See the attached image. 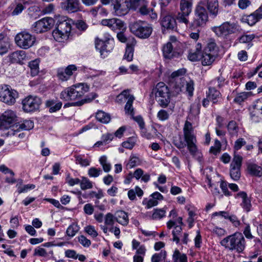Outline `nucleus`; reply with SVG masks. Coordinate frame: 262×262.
<instances>
[{
	"label": "nucleus",
	"instance_id": "1",
	"mask_svg": "<svg viewBox=\"0 0 262 262\" xmlns=\"http://www.w3.org/2000/svg\"><path fill=\"white\" fill-rule=\"evenodd\" d=\"M183 133L185 141L180 138L179 140H174L173 144L179 149L184 148L187 146L190 155L193 157L197 156L200 152L196 145V137L192 123L187 120L183 127Z\"/></svg>",
	"mask_w": 262,
	"mask_h": 262
},
{
	"label": "nucleus",
	"instance_id": "2",
	"mask_svg": "<svg viewBox=\"0 0 262 262\" xmlns=\"http://www.w3.org/2000/svg\"><path fill=\"white\" fill-rule=\"evenodd\" d=\"M220 244L225 248L230 250H236L238 253L243 252L246 245L245 238L239 232H236L227 236L221 241Z\"/></svg>",
	"mask_w": 262,
	"mask_h": 262
},
{
	"label": "nucleus",
	"instance_id": "3",
	"mask_svg": "<svg viewBox=\"0 0 262 262\" xmlns=\"http://www.w3.org/2000/svg\"><path fill=\"white\" fill-rule=\"evenodd\" d=\"M56 20V28L53 31V36L57 41L62 42L63 39L68 37L71 32L72 20L64 17H59Z\"/></svg>",
	"mask_w": 262,
	"mask_h": 262
},
{
	"label": "nucleus",
	"instance_id": "4",
	"mask_svg": "<svg viewBox=\"0 0 262 262\" xmlns=\"http://www.w3.org/2000/svg\"><path fill=\"white\" fill-rule=\"evenodd\" d=\"M89 90V86L84 83H79L68 88L60 93V98L66 101L74 100L84 95Z\"/></svg>",
	"mask_w": 262,
	"mask_h": 262
},
{
	"label": "nucleus",
	"instance_id": "5",
	"mask_svg": "<svg viewBox=\"0 0 262 262\" xmlns=\"http://www.w3.org/2000/svg\"><path fill=\"white\" fill-rule=\"evenodd\" d=\"M129 27L132 33L142 39L148 38L152 31L151 25L145 21H134L130 24Z\"/></svg>",
	"mask_w": 262,
	"mask_h": 262
},
{
	"label": "nucleus",
	"instance_id": "6",
	"mask_svg": "<svg viewBox=\"0 0 262 262\" xmlns=\"http://www.w3.org/2000/svg\"><path fill=\"white\" fill-rule=\"evenodd\" d=\"M156 98L162 107H166L170 101V94L168 87L163 82H159L152 90Z\"/></svg>",
	"mask_w": 262,
	"mask_h": 262
},
{
	"label": "nucleus",
	"instance_id": "7",
	"mask_svg": "<svg viewBox=\"0 0 262 262\" xmlns=\"http://www.w3.org/2000/svg\"><path fill=\"white\" fill-rule=\"evenodd\" d=\"M18 97V92L12 89L10 85L5 84L0 85V101L8 105H12L15 103Z\"/></svg>",
	"mask_w": 262,
	"mask_h": 262
},
{
	"label": "nucleus",
	"instance_id": "8",
	"mask_svg": "<svg viewBox=\"0 0 262 262\" xmlns=\"http://www.w3.org/2000/svg\"><path fill=\"white\" fill-rule=\"evenodd\" d=\"M95 47L99 50L101 56L104 58L114 49V41L110 37H106L105 40L97 39L95 41Z\"/></svg>",
	"mask_w": 262,
	"mask_h": 262
},
{
	"label": "nucleus",
	"instance_id": "9",
	"mask_svg": "<svg viewBox=\"0 0 262 262\" xmlns=\"http://www.w3.org/2000/svg\"><path fill=\"white\" fill-rule=\"evenodd\" d=\"M15 112L8 110L4 112L0 117V129H8L16 120Z\"/></svg>",
	"mask_w": 262,
	"mask_h": 262
},
{
	"label": "nucleus",
	"instance_id": "10",
	"mask_svg": "<svg viewBox=\"0 0 262 262\" xmlns=\"http://www.w3.org/2000/svg\"><path fill=\"white\" fill-rule=\"evenodd\" d=\"M208 19V13L206 9L199 5L195 10V16L193 25L195 26H202L206 24Z\"/></svg>",
	"mask_w": 262,
	"mask_h": 262
},
{
	"label": "nucleus",
	"instance_id": "11",
	"mask_svg": "<svg viewBox=\"0 0 262 262\" xmlns=\"http://www.w3.org/2000/svg\"><path fill=\"white\" fill-rule=\"evenodd\" d=\"M114 12L116 15L121 16L128 13L129 7L127 0H112Z\"/></svg>",
	"mask_w": 262,
	"mask_h": 262
},
{
	"label": "nucleus",
	"instance_id": "12",
	"mask_svg": "<svg viewBox=\"0 0 262 262\" xmlns=\"http://www.w3.org/2000/svg\"><path fill=\"white\" fill-rule=\"evenodd\" d=\"M212 30L219 37H225L233 33L236 30L235 25L225 22L220 26L214 27Z\"/></svg>",
	"mask_w": 262,
	"mask_h": 262
},
{
	"label": "nucleus",
	"instance_id": "13",
	"mask_svg": "<svg viewBox=\"0 0 262 262\" xmlns=\"http://www.w3.org/2000/svg\"><path fill=\"white\" fill-rule=\"evenodd\" d=\"M243 158L239 155H234L233 161L230 164V174L234 181L238 180L241 177V167Z\"/></svg>",
	"mask_w": 262,
	"mask_h": 262
},
{
	"label": "nucleus",
	"instance_id": "14",
	"mask_svg": "<svg viewBox=\"0 0 262 262\" xmlns=\"http://www.w3.org/2000/svg\"><path fill=\"white\" fill-rule=\"evenodd\" d=\"M15 41L18 47L25 49L29 48L33 45L31 35L26 32L17 34L15 37Z\"/></svg>",
	"mask_w": 262,
	"mask_h": 262
},
{
	"label": "nucleus",
	"instance_id": "15",
	"mask_svg": "<svg viewBox=\"0 0 262 262\" xmlns=\"http://www.w3.org/2000/svg\"><path fill=\"white\" fill-rule=\"evenodd\" d=\"M54 22L52 18H43L35 23L34 31L37 33L45 32L53 26Z\"/></svg>",
	"mask_w": 262,
	"mask_h": 262
},
{
	"label": "nucleus",
	"instance_id": "16",
	"mask_svg": "<svg viewBox=\"0 0 262 262\" xmlns=\"http://www.w3.org/2000/svg\"><path fill=\"white\" fill-rule=\"evenodd\" d=\"M33 127V123L31 121L26 120L23 123L19 125H16L13 126L12 128H10L7 134L8 136H18L19 138L24 137V134H19L17 135L19 129L29 130Z\"/></svg>",
	"mask_w": 262,
	"mask_h": 262
},
{
	"label": "nucleus",
	"instance_id": "17",
	"mask_svg": "<svg viewBox=\"0 0 262 262\" xmlns=\"http://www.w3.org/2000/svg\"><path fill=\"white\" fill-rule=\"evenodd\" d=\"M200 5L206 7L211 16L213 18L216 16L219 11V3L217 0H201Z\"/></svg>",
	"mask_w": 262,
	"mask_h": 262
},
{
	"label": "nucleus",
	"instance_id": "18",
	"mask_svg": "<svg viewBox=\"0 0 262 262\" xmlns=\"http://www.w3.org/2000/svg\"><path fill=\"white\" fill-rule=\"evenodd\" d=\"M79 0H64L61 3L62 9L68 12H76L80 10Z\"/></svg>",
	"mask_w": 262,
	"mask_h": 262
},
{
	"label": "nucleus",
	"instance_id": "19",
	"mask_svg": "<svg viewBox=\"0 0 262 262\" xmlns=\"http://www.w3.org/2000/svg\"><path fill=\"white\" fill-rule=\"evenodd\" d=\"M163 54L165 58L172 59L181 56V53L173 49V46L170 42H168L163 47Z\"/></svg>",
	"mask_w": 262,
	"mask_h": 262
},
{
	"label": "nucleus",
	"instance_id": "20",
	"mask_svg": "<svg viewBox=\"0 0 262 262\" xmlns=\"http://www.w3.org/2000/svg\"><path fill=\"white\" fill-rule=\"evenodd\" d=\"M202 49L201 43H196L194 49H190L188 51V59L191 61H196L200 60L203 53Z\"/></svg>",
	"mask_w": 262,
	"mask_h": 262
},
{
	"label": "nucleus",
	"instance_id": "21",
	"mask_svg": "<svg viewBox=\"0 0 262 262\" xmlns=\"http://www.w3.org/2000/svg\"><path fill=\"white\" fill-rule=\"evenodd\" d=\"M161 24L163 28L170 30H173L177 27L176 19L170 15L163 16Z\"/></svg>",
	"mask_w": 262,
	"mask_h": 262
},
{
	"label": "nucleus",
	"instance_id": "22",
	"mask_svg": "<svg viewBox=\"0 0 262 262\" xmlns=\"http://www.w3.org/2000/svg\"><path fill=\"white\" fill-rule=\"evenodd\" d=\"M26 57L25 52L24 51H17L11 53L8 56L10 61L11 63H21Z\"/></svg>",
	"mask_w": 262,
	"mask_h": 262
},
{
	"label": "nucleus",
	"instance_id": "23",
	"mask_svg": "<svg viewBox=\"0 0 262 262\" xmlns=\"http://www.w3.org/2000/svg\"><path fill=\"white\" fill-rule=\"evenodd\" d=\"M10 48V42L9 38L0 34V55L7 53Z\"/></svg>",
	"mask_w": 262,
	"mask_h": 262
},
{
	"label": "nucleus",
	"instance_id": "24",
	"mask_svg": "<svg viewBox=\"0 0 262 262\" xmlns=\"http://www.w3.org/2000/svg\"><path fill=\"white\" fill-rule=\"evenodd\" d=\"M207 97L213 103H216L221 97V94L215 87H209Z\"/></svg>",
	"mask_w": 262,
	"mask_h": 262
},
{
	"label": "nucleus",
	"instance_id": "25",
	"mask_svg": "<svg viewBox=\"0 0 262 262\" xmlns=\"http://www.w3.org/2000/svg\"><path fill=\"white\" fill-rule=\"evenodd\" d=\"M192 0H181L180 11L183 13L190 14L192 11Z\"/></svg>",
	"mask_w": 262,
	"mask_h": 262
},
{
	"label": "nucleus",
	"instance_id": "26",
	"mask_svg": "<svg viewBox=\"0 0 262 262\" xmlns=\"http://www.w3.org/2000/svg\"><path fill=\"white\" fill-rule=\"evenodd\" d=\"M115 221L123 226H126L129 222L128 215L124 211H119L115 214Z\"/></svg>",
	"mask_w": 262,
	"mask_h": 262
},
{
	"label": "nucleus",
	"instance_id": "27",
	"mask_svg": "<svg viewBox=\"0 0 262 262\" xmlns=\"http://www.w3.org/2000/svg\"><path fill=\"white\" fill-rule=\"evenodd\" d=\"M216 56L209 53H206L203 51V55L201 58L202 60V63L203 66H210L215 60Z\"/></svg>",
	"mask_w": 262,
	"mask_h": 262
},
{
	"label": "nucleus",
	"instance_id": "28",
	"mask_svg": "<svg viewBox=\"0 0 262 262\" xmlns=\"http://www.w3.org/2000/svg\"><path fill=\"white\" fill-rule=\"evenodd\" d=\"M249 173L254 176L260 177L262 176V168L254 164H250L248 165Z\"/></svg>",
	"mask_w": 262,
	"mask_h": 262
},
{
	"label": "nucleus",
	"instance_id": "29",
	"mask_svg": "<svg viewBox=\"0 0 262 262\" xmlns=\"http://www.w3.org/2000/svg\"><path fill=\"white\" fill-rule=\"evenodd\" d=\"M23 110L27 113L33 111V97L30 95L22 100Z\"/></svg>",
	"mask_w": 262,
	"mask_h": 262
},
{
	"label": "nucleus",
	"instance_id": "30",
	"mask_svg": "<svg viewBox=\"0 0 262 262\" xmlns=\"http://www.w3.org/2000/svg\"><path fill=\"white\" fill-rule=\"evenodd\" d=\"M136 43V41L133 38V41L132 45L127 43L125 52L124 55V59H126L128 61H130L133 60L134 55V46Z\"/></svg>",
	"mask_w": 262,
	"mask_h": 262
},
{
	"label": "nucleus",
	"instance_id": "31",
	"mask_svg": "<svg viewBox=\"0 0 262 262\" xmlns=\"http://www.w3.org/2000/svg\"><path fill=\"white\" fill-rule=\"evenodd\" d=\"M97 94L95 93H91L87 95L84 99L81 100L80 101H78L75 102L73 103V105L74 106H81L84 103H90L92 101H93L94 99H95L97 97Z\"/></svg>",
	"mask_w": 262,
	"mask_h": 262
},
{
	"label": "nucleus",
	"instance_id": "32",
	"mask_svg": "<svg viewBox=\"0 0 262 262\" xmlns=\"http://www.w3.org/2000/svg\"><path fill=\"white\" fill-rule=\"evenodd\" d=\"M96 118L98 121L103 123H107L111 120L110 115L102 111L97 112Z\"/></svg>",
	"mask_w": 262,
	"mask_h": 262
},
{
	"label": "nucleus",
	"instance_id": "33",
	"mask_svg": "<svg viewBox=\"0 0 262 262\" xmlns=\"http://www.w3.org/2000/svg\"><path fill=\"white\" fill-rule=\"evenodd\" d=\"M203 51L206 52V53H209L217 56L218 54V47L214 42L211 41L207 43V46Z\"/></svg>",
	"mask_w": 262,
	"mask_h": 262
},
{
	"label": "nucleus",
	"instance_id": "34",
	"mask_svg": "<svg viewBox=\"0 0 262 262\" xmlns=\"http://www.w3.org/2000/svg\"><path fill=\"white\" fill-rule=\"evenodd\" d=\"M252 95V92H242L237 94L234 99V102L238 104H241L243 102L247 99L248 98Z\"/></svg>",
	"mask_w": 262,
	"mask_h": 262
},
{
	"label": "nucleus",
	"instance_id": "35",
	"mask_svg": "<svg viewBox=\"0 0 262 262\" xmlns=\"http://www.w3.org/2000/svg\"><path fill=\"white\" fill-rule=\"evenodd\" d=\"M189 15V14L183 13L182 12L179 11L176 16V19L179 23L183 24L187 28L189 22L188 20Z\"/></svg>",
	"mask_w": 262,
	"mask_h": 262
},
{
	"label": "nucleus",
	"instance_id": "36",
	"mask_svg": "<svg viewBox=\"0 0 262 262\" xmlns=\"http://www.w3.org/2000/svg\"><path fill=\"white\" fill-rule=\"evenodd\" d=\"M173 262H187V257L185 254H181L179 250H176L172 255Z\"/></svg>",
	"mask_w": 262,
	"mask_h": 262
},
{
	"label": "nucleus",
	"instance_id": "37",
	"mask_svg": "<svg viewBox=\"0 0 262 262\" xmlns=\"http://www.w3.org/2000/svg\"><path fill=\"white\" fill-rule=\"evenodd\" d=\"M140 163L141 161L139 158L134 154H132L130 156L129 161L126 164V166L128 168H132L140 165Z\"/></svg>",
	"mask_w": 262,
	"mask_h": 262
},
{
	"label": "nucleus",
	"instance_id": "38",
	"mask_svg": "<svg viewBox=\"0 0 262 262\" xmlns=\"http://www.w3.org/2000/svg\"><path fill=\"white\" fill-rule=\"evenodd\" d=\"M165 213L166 210L165 208L155 209L150 217L152 220H160L165 216Z\"/></svg>",
	"mask_w": 262,
	"mask_h": 262
},
{
	"label": "nucleus",
	"instance_id": "39",
	"mask_svg": "<svg viewBox=\"0 0 262 262\" xmlns=\"http://www.w3.org/2000/svg\"><path fill=\"white\" fill-rule=\"evenodd\" d=\"M134 99L135 98L133 95L130 96L129 98L127 100L124 108L126 114L130 115L133 117L134 115V108L133 107V102Z\"/></svg>",
	"mask_w": 262,
	"mask_h": 262
},
{
	"label": "nucleus",
	"instance_id": "40",
	"mask_svg": "<svg viewBox=\"0 0 262 262\" xmlns=\"http://www.w3.org/2000/svg\"><path fill=\"white\" fill-rule=\"evenodd\" d=\"M114 23H113V25L111 29L113 31H123L126 29V27L124 23L120 19L117 18H114Z\"/></svg>",
	"mask_w": 262,
	"mask_h": 262
},
{
	"label": "nucleus",
	"instance_id": "41",
	"mask_svg": "<svg viewBox=\"0 0 262 262\" xmlns=\"http://www.w3.org/2000/svg\"><path fill=\"white\" fill-rule=\"evenodd\" d=\"M99 161L105 172H108L111 170V165L108 162L106 156H101L99 158Z\"/></svg>",
	"mask_w": 262,
	"mask_h": 262
},
{
	"label": "nucleus",
	"instance_id": "42",
	"mask_svg": "<svg viewBox=\"0 0 262 262\" xmlns=\"http://www.w3.org/2000/svg\"><path fill=\"white\" fill-rule=\"evenodd\" d=\"M166 252L165 250H162L159 253H155L152 256V262H160L164 261L166 257Z\"/></svg>",
	"mask_w": 262,
	"mask_h": 262
},
{
	"label": "nucleus",
	"instance_id": "43",
	"mask_svg": "<svg viewBox=\"0 0 262 262\" xmlns=\"http://www.w3.org/2000/svg\"><path fill=\"white\" fill-rule=\"evenodd\" d=\"M80 188L82 190L91 189L93 187L92 182L86 177H82L80 182Z\"/></svg>",
	"mask_w": 262,
	"mask_h": 262
},
{
	"label": "nucleus",
	"instance_id": "44",
	"mask_svg": "<svg viewBox=\"0 0 262 262\" xmlns=\"http://www.w3.org/2000/svg\"><path fill=\"white\" fill-rule=\"evenodd\" d=\"M227 128L229 134L231 136L236 135L237 133L238 130L237 124L236 122L234 121H231L229 122L227 125Z\"/></svg>",
	"mask_w": 262,
	"mask_h": 262
},
{
	"label": "nucleus",
	"instance_id": "45",
	"mask_svg": "<svg viewBox=\"0 0 262 262\" xmlns=\"http://www.w3.org/2000/svg\"><path fill=\"white\" fill-rule=\"evenodd\" d=\"M146 1V0H129L128 2L129 9L136 10L142 5L145 4Z\"/></svg>",
	"mask_w": 262,
	"mask_h": 262
},
{
	"label": "nucleus",
	"instance_id": "46",
	"mask_svg": "<svg viewBox=\"0 0 262 262\" xmlns=\"http://www.w3.org/2000/svg\"><path fill=\"white\" fill-rule=\"evenodd\" d=\"M133 95L129 94V91L128 90H124L117 96L116 100L117 102H121L123 101H125L126 99H128L130 96H132Z\"/></svg>",
	"mask_w": 262,
	"mask_h": 262
},
{
	"label": "nucleus",
	"instance_id": "47",
	"mask_svg": "<svg viewBox=\"0 0 262 262\" xmlns=\"http://www.w3.org/2000/svg\"><path fill=\"white\" fill-rule=\"evenodd\" d=\"M255 37L254 34H244L238 38V41L240 43H249Z\"/></svg>",
	"mask_w": 262,
	"mask_h": 262
},
{
	"label": "nucleus",
	"instance_id": "48",
	"mask_svg": "<svg viewBox=\"0 0 262 262\" xmlns=\"http://www.w3.org/2000/svg\"><path fill=\"white\" fill-rule=\"evenodd\" d=\"M221 144L220 141L215 140L214 146H211L210 148V152L214 155H217L221 151Z\"/></svg>",
	"mask_w": 262,
	"mask_h": 262
},
{
	"label": "nucleus",
	"instance_id": "49",
	"mask_svg": "<svg viewBox=\"0 0 262 262\" xmlns=\"http://www.w3.org/2000/svg\"><path fill=\"white\" fill-rule=\"evenodd\" d=\"M258 16V15L256 14L255 12L249 15L247 18V23L250 26L254 25L257 21L260 19Z\"/></svg>",
	"mask_w": 262,
	"mask_h": 262
},
{
	"label": "nucleus",
	"instance_id": "50",
	"mask_svg": "<svg viewBox=\"0 0 262 262\" xmlns=\"http://www.w3.org/2000/svg\"><path fill=\"white\" fill-rule=\"evenodd\" d=\"M253 110L250 112V118L251 120L254 122H259L260 120V117L259 116L260 114V112L259 110H257L253 106Z\"/></svg>",
	"mask_w": 262,
	"mask_h": 262
},
{
	"label": "nucleus",
	"instance_id": "51",
	"mask_svg": "<svg viewBox=\"0 0 262 262\" xmlns=\"http://www.w3.org/2000/svg\"><path fill=\"white\" fill-rule=\"evenodd\" d=\"M182 231V227L181 226H176L174 227V230L172 231V235H173V241L176 242V243H179L180 241L179 237H178V235L180 234Z\"/></svg>",
	"mask_w": 262,
	"mask_h": 262
},
{
	"label": "nucleus",
	"instance_id": "52",
	"mask_svg": "<svg viewBox=\"0 0 262 262\" xmlns=\"http://www.w3.org/2000/svg\"><path fill=\"white\" fill-rule=\"evenodd\" d=\"M79 228L77 225H71L67 230V234L69 236L73 237L78 231Z\"/></svg>",
	"mask_w": 262,
	"mask_h": 262
},
{
	"label": "nucleus",
	"instance_id": "53",
	"mask_svg": "<svg viewBox=\"0 0 262 262\" xmlns=\"http://www.w3.org/2000/svg\"><path fill=\"white\" fill-rule=\"evenodd\" d=\"M101 173L102 170L100 168H97L94 167H91L88 170V175L90 177H98Z\"/></svg>",
	"mask_w": 262,
	"mask_h": 262
},
{
	"label": "nucleus",
	"instance_id": "54",
	"mask_svg": "<svg viewBox=\"0 0 262 262\" xmlns=\"http://www.w3.org/2000/svg\"><path fill=\"white\" fill-rule=\"evenodd\" d=\"M76 163L80 164L81 166H88L90 165L91 161L88 159H83L81 156H75Z\"/></svg>",
	"mask_w": 262,
	"mask_h": 262
},
{
	"label": "nucleus",
	"instance_id": "55",
	"mask_svg": "<svg viewBox=\"0 0 262 262\" xmlns=\"http://www.w3.org/2000/svg\"><path fill=\"white\" fill-rule=\"evenodd\" d=\"M225 79L222 77H219L214 80H212L210 82L213 87H217L219 89L223 87Z\"/></svg>",
	"mask_w": 262,
	"mask_h": 262
},
{
	"label": "nucleus",
	"instance_id": "56",
	"mask_svg": "<svg viewBox=\"0 0 262 262\" xmlns=\"http://www.w3.org/2000/svg\"><path fill=\"white\" fill-rule=\"evenodd\" d=\"M58 78L62 81H67L70 79V77L67 75L66 69L59 68L57 70Z\"/></svg>",
	"mask_w": 262,
	"mask_h": 262
},
{
	"label": "nucleus",
	"instance_id": "57",
	"mask_svg": "<svg viewBox=\"0 0 262 262\" xmlns=\"http://www.w3.org/2000/svg\"><path fill=\"white\" fill-rule=\"evenodd\" d=\"M26 3H24V5H26ZM26 8L25 6H24L23 4L20 3H18L15 6L13 10L11 12V15L12 16L17 15L20 14L22 11Z\"/></svg>",
	"mask_w": 262,
	"mask_h": 262
},
{
	"label": "nucleus",
	"instance_id": "58",
	"mask_svg": "<svg viewBox=\"0 0 262 262\" xmlns=\"http://www.w3.org/2000/svg\"><path fill=\"white\" fill-rule=\"evenodd\" d=\"M84 231L93 237H96L98 236V233L93 226L89 225L85 227Z\"/></svg>",
	"mask_w": 262,
	"mask_h": 262
},
{
	"label": "nucleus",
	"instance_id": "59",
	"mask_svg": "<svg viewBox=\"0 0 262 262\" xmlns=\"http://www.w3.org/2000/svg\"><path fill=\"white\" fill-rule=\"evenodd\" d=\"M186 90L188 96L191 97L193 96L194 91V82L192 80H190L187 82Z\"/></svg>",
	"mask_w": 262,
	"mask_h": 262
},
{
	"label": "nucleus",
	"instance_id": "60",
	"mask_svg": "<svg viewBox=\"0 0 262 262\" xmlns=\"http://www.w3.org/2000/svg\"><path fill=\"white\" fill-rule=\"evenodd\" d=\"M143 204L146 205L147 209H149L154 206H155L158 204V201L155 200L154 198H151L148 200H144L143 202Z\"/></svg>",
	"mask_w": 262,
	"mask_h": 262
},
{
	"label": "nucleus",
	"instance_id": "61",
	"mask_svg": "<svg viewBox=\"0 0 262 262\" xmlns=\"http://www.w3.org/2000/svg\"><path fill=\"white\" fill-rule=\"evenodd\" d=\"M147 2L146 1L145 4H143L138 9H139V13L143 15H147L149 13L150 11H152V9L147 8Z\"/></svg>",
	"mask_w": 262,
	"mask_h": 262
},
{
	"label": "nucleus",
	"instance_id": "62",
	"mask_svg": "<svg viewBox=\"0 0 262 262\" xmlns=\"http://www.w3.org/2000/svg\"><path fill=\"white\" fill-rule=\"evenodd\" d=\"M66 182L71 186H73L76 184H80V180L78 178H72L68 174L66 179Z\"/></svg>",
	"mask_w": 262,
	"mask_h": 262
},
{
	"label": "nucleus",
	"instance_id": "63",
	"mask_svg": "<svg viewBox=\"0 0 262 262\" xmlns=\"http://www.w3.org/2000/svg\"><path fill=\"white\" fill-rule=\"evenodd\" d=\"M157 117L161 121H164L169 118L168 112L164 110H161L157 114Z\"/></svg>",
	"mask_w": 262,
	"mask_h": 262
},
{
	"label": "nucleus",
	"instance_id": "64",
	"mask_svg": "<svg viewBox=\"0 0 262 262\" xmlns=\"http://www.w3.org/2000/svg\"><path fill=\"white\" fill-rule=\"evenodd\" d=\"M115 220V216L111 213H108L105 215V224L107 225H113Z\"/></svg>",
	"mask_w": 262,
	"mask_h": 262
}]
</instances>
